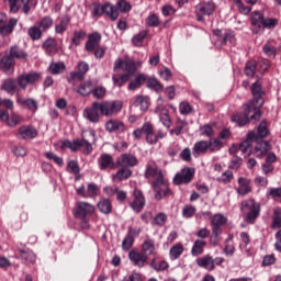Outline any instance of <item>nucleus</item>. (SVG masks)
<instances>
[{
    "label": "nucleus",
    "instance_id": "nucleus-9",
    "mask_svg": "<svg viewBox=\"0 0 281 281\" xmlns=\"http://www.w3.org/2000/svg\"><path fill=\"white\" fill-rule=\"evenodd\" d=\"M95 212V206L89 202H77L75 206V218L87 221Z\"/></svg>",
    "mask_w": 281,
    "mask_h": 281
},
{
    "label": "nucleus",
    "instance_id": "nucleus-19",
    "mask_svg": "<svg viewBox=\"0 0 281 281\" xmlns=\"http://www.w3.org/2000/svg\"><path fill=\"white\" fill-rule=\"evenodd\" d=\"M155 113L159 115V120L166 128H170L172 126V119H170V111L166 109V106L158 104L155 109Z\"/></svg>",
    "mask_w": 281,
    "mask_h": 281
},
{
    "label": "nucleus",
    "instance_id": "nucleus-32",
    "mask_svg": "<svg viewBox=\"0 0 281 281\" xmlns=\"http://www.w3.org/2000/svg\"><path fill=\"white\" fill-rule=\"evenodd\" d=\"M209 149V143L206 140H200L194 144L193 149H192V155L193 157L199 158L201 155H205Z\"/></svg>",
    "mask_w": 281,
    "mask_h": 281
},
{
    "label": "nucleus",
    "instance_id": "nucleus-21",
    "mask_svg": "<svg viewBox=\"0 0 281 281\" xmlns=\"http://www.w3.org/2000/svg\"><path fill=\"white\" fill-rule=\"evenodd\" d=\"M137 164V157L131 154H123L116 159V166L121 168H133Z\"/></svg>",
    "mask_w": 281,
    "mask_h": 281
},
{
    "label": "nucleus",
    "instance_id": "nucleus-26",
    "mask_svg": "<svg viewBox=\"0 0 281 281\" xmlns=\"http://www.w3.org/2000/svg\"><path fill=\"white\" fill-rule=\"evenodd\" d=\"M0 69L4 71L7 76L14 74V59L10 55H5L0 60Z\"/></svg>",
    "mask_w": 281,
    "mask_h": 281
},
{
    "label": "nucleus",
    "instance_id": "nucleus-17",
    "mask_svg": "<svg viewBox=\"0 0 281 281\" xmlns=\"http://www.w3.org/2000/svg\"><path fill=\"white\" fill-rule=\"evenodd\" d=\"M251 93L254 97L252 105L255 108L262 106L265 104V98H262V95H265V90H262V86L258 81L252 83Z\"/></svg>",
    "mask_w": 281,
    "mask_h": 281
},
{
    "label": "nucleus",
    "instance_id": "nucleus-8",
    "mask_svg": "<svg viewBox=\"0 0 281 281\" xmlns=\"http://www.w3.org/2000/svg\"><path fill=\"white\" fill-rule=\"evenodd\" d=\"M214 12H216V3L214 1L200 2L195 7L198 21H205V16H212Z\"/></svg>",
    "mask_w": 281,
    "mask_h": 281
},
{
    "label": "nucleus",
    "instance_id": "nucleus-30",
    "mask_svg": "<svg viewBox=\"0 0 281 281\" xmlns=\"http://www.w3.org/2000/svg\"><path fill=\"white\" fill-rule=\"evenodd\" d=\"M18 251L22 260H24L25 262H30L31 265H34V262H36V254H34L32 249L19 246Z\"/></svg>",
    "mask_w": 281,
    "mask_h": 281
},
{
    "label": "nucleus",
    "instance_id": "nucleus-7",
    "mask_svg": "<svg viewBox=\"0 0 281 281\" xmlns=\"http://www.w3.org/2000/svg\"><path fill=\"white\" fill-rule=\"evenodd\" d=\"M240 210L241 212H247V210L250 211L247 213L246 221L248 223H254V221H256L260 215V203H256V200L250 199L241 202Z\"/></svg>",
    "mask_w": 281,
    "mask_h": 281
},
{
    "label": "nucleus",
    "instance_id": "nucleus-13",
    "mask_svg": "<svg viewBox=\"0 0 281 281\" xmlns=\"http://www.w3.org/2000/svg\"><path fill=\"white\" fill-rule=\"evenodd\" d=\"M101 115L102 114L100 113V105L98 101L93 102L91 106L83 110L85 120H88V122H91V124H98Z\"/></svg>",
    "mask_w": 281,
    "mask_h": 281
},
{
    "label": "nucleus",
    "instance_id": "nucleus-12",
    "mask_svg": "<svg viewBox=\"0 0 281 281\" xmlns=\"http://www.w3.org/2000/svg\"><path fill=\"white\" fill-rule=\"evenodd\" d=\"M92 14L93 16H102V14H108V16H111L112 21H116L119 16L117 10H115V7H113L111 3H105L104 5H94Z\"/></svg>",
    "mask_w": 281,
    "mask_h": 281
},
{
    "label": "nucleus",
    "instance_id": "nucleus-35",
    "mask_svg": "<svg viewBox=\"0 0 281 281\" xmlns=\"http://www.w3.org/2000/svg\"><path fill=\"white\" fill-rule=\"evenodd\" d=\"M97 207L101 214H111L113 212V205H111V200L102 199L98 202Z\"/></svg>",
    "mask_w": 281,
    "mask_h": 281
},
{
    "label": "nucleus",
    "instance_id": "nucleus-3",
    "mask_svg": "<svg viewBox=\"0 0 281 281\" xmlns=\"http://www.w3.org/2000/svg\"><path fill=\"white\" fill-rule=\"evenodd\" d=\"M92 142H95V134L93 132H88L82 135V139L77 140H64L61 148H70L72 153H76L78 148H83V154L91 155L93 150Z\"/></svg>",
    "mask_w": 281,
    "mask_h": 281
},
{
    "label": "nucleus",
    "instance_id": "nucleus-62",
    "mask_svg": "<svg viewBox=\"0 0 281 281\" xmlns=\"http://www.w3.org/2000/svg\"><path fill=\"white\" fill-rule=\"evenodd\" d=\"M134 104L139 106L140 111H148V101L144 97H136Z\"/></svg>",
    "mask_w": 281,
    "mask_h": 281
},
{
    "label": "nucleus",
    "instance_id": "nucleus-61",
    "mask_svg": "<svg viewBox=\"0 0 281 281\" xmlns=\"http://www.w3.org/2000/svg\"><path fill=\"white\" fill-rule=\"evenodd\" d=\"M233 180L234 172H232L231 170L223 172L222 176L217 178V181H220V183H232Z\"/></svg>",
    "mask_w": 281,
    "mask_h": 281
},
{
    "label": "nucleus",
    "instance_id": "nucleus-43",
    "mask_svg": "<svg viewBox=\"0 0 281 281\" xmlns=\"http://www.w3.org/2000/svg\"><path fill=\"white\" fill-rule=\"evenodd\" d=\"M142 249L145 256H156L157 254L155 251V241H153L151 239H146L142 245Z\"/></svg>",
    "mask_w": 281,
    "mask_h": 281
},
{
    "label": "nucleus",
    "instance_id": "nucleus-28",
    "mask_svg": "<svg viewBox=\"0 0 281 281\" xmlns=\"http://www.w3.org/2000/svg\"><path fill=\"white\" fill-rule=\"evenodd\" d=\"M255 153L259 159H262V157L271 150V144L267 140L259 139L258 142H255Z\"/></svg>",
    "mask_w": 281,
    "mask_h": 281
},
{
    "label": "nucleus",
    "instance_id": "nucleus-60",
    "mask_svg": "<svg viewBox=\"0 0 281 281\" xmlns=\"http://www.w3.org/2000/svg\"><path fill=\"white\" fill-rule=\"evenodd\" d=\"M24 14H30V10L36 7V0H20Z\"/></svg>",
    "mask_w": 281,
    "mask_h": 281
},
{
    "label": "nucleus",
    "instance_id": "nucleus-25",
    "mask_svg": "<svg viewBox=\"0 0 281 281\" xmlns=\"http://www.w3.org/2000/svg\"><path fill=\"white\" fill-rule=\"evenodd\" d=\"M105 131H108V133H124L126 125H124L122 121L112 119L105 122Z\"/></svg>",
    "mask_w": 281,
    "mask_h": 281
},
{
    "label": "nucleus",
    "instance_id": "nucleus-18",
    "mask_svg": "<svg viewBox=\"0 0 281 281\" xmlns=\"http://www.w3.org/2000/svg\"><path fill=\"white\" fill-rule=\"evenodd\" d=\"M145 179H164V172L159 170L155 160H149L145 169Z\"/></svg>",
    "mask_w": 281,
    "mask_h": 281
},
{
    "label": "nucleus",
    "instance_id": "nucleus-31",
    "mask_svg": "<svg viewBox=\"0 0 281 281\" xmlns=\"http://www.w3.org/2000/svg\"><path fill=\"white\" fill-rule=\"evenodd\" d=\"M36 135H38L36 128L30 125H24L19 130V136L21 137V139H34Z\"/></svg>",
    "mask_w": 281,
    "mask_h": 281
},
{
    "label": "nucleus",
    "instance_id": "nucleus-33",
    "mask_svg": "<svg viewBox=\"0 0 281 281\" xmlns=\"http://www.w3.org/2000/svg\"><path fill=\"white\" fill-rule=\"evenodd\" d=\"M87 71H89V64H87L86 61H80L77 65V71L71 72L70 77L72 79L77 78V80H82L85 78V74H87Z\"/></svg>",
    "mask_w": 281,
    "mask_h": 281
},
{
    "label": "nucleus",
    "instance_id": "nucleus-55",
    "mask_svg": "<svg viewBox=\"0 0 281 281\" xmlns=\"http://www.w3.org/2000/svg\"><path fill=\"white\" fill-rule=\"evenodd\" d=\"M132 8L133 7L131 3H128L126 0H119L114 7V10H116L117 14H120V12H131Z\"/></svg>",
    "mask_w": 281,
    "mask_h": 281
},
{
    "label": "nucleus",
    "instance_id": "nucleus-23",
    "mask_svg": "<svg viewBox=\"0 0 281 281\" xmlns=\"http://www.w3.org/2000/svg\"><path fill=\"white\" fill-rule=\"evenodd\" d=\"M134 212H142L144 210V205H146V199L144 194L139 190H134V201L130 204Z\"/></svg>",
    "mask_w": 281,
    "mask_h": 281
},
{
    "label": "nucleus",
    "instance_id": "nucleus-45",
    "mask_svg": "<svg viewBox=\"0 0 281 281\" xmlns=\"http://www.w3.org/2000/svg\"><path fill=\"white\" fill-rule=\"evenodd\" d=\"M147 88L156 91V93H161V91H164V85L155 77L148 78Z\"/></svg>",
    "mask_w": 281,
    "mask_h": 281
},
{
    "label": "nucleus",
    "instance_id": "nucleus-59",
    "mask_svg": "<svg viewBox=\"0 0 281 281\" xmlns=\"http://www.w3.org/2000/svg\"><path fill=\"white\" fill-rule=\"evenodd\" d=\"M146 36H148V32L140 31L138 34L133 36L132 38L133 45H135L136 47H139L142 43H144V38H146Z\"/></svg>",
    "mask_w": 281,
    "mask_h": 281
},
{
    "label": "nucleus",
    "instance_id": "nucleus-49",
    "mask_svg": "<svg viewBox=\"0 0 281 281\" xmlns=\"http://www.w3.org/2000/svg\"><path fill=\"white\" fill-rule=\"evenodd\" d=\"M257 68H258V64L256 63V60L247 61L244 70L245 76H247V78H254V76H256Z\"/></svg>",
    "mask_w": 281,
    "mask_h": 281
},
{
    "label": "nucleus",
    "instance_id": "nucleus-56",
    "mask_svg": "<svg viewBox=\"0 0 281 281\" xmlns=\"http://www.w3.org/2000/svg\"><path fill=\"white\" fill-rule=\"evenodd\" d=\"M93 91V86L91 85V81H86L81 86H79L77 93H80V95H89Z\"/></svg>",
    "mask_w": 281,
    "mask_h": 281
},
{
    "label": "nucleus",
    "instance_id": "nucleus-63",
    "mask_svg": "<svg viewBox=\"0 0 281 281\" xmlns=\"http://www.w3.org/2000/svg\"><path fill=\"white\" fill-rule=\"evenodd\" d=\"M281 227V214L280 210H274L273 222L271 225L272 229H280Z\"/></svg>",
    "mask_w": 281,
    "mask_h": 281
},
{
    "label": "nucleus",
    "instance_id": "nucleus-27",
    "mask_svg": "<svg viewBox=\"0 0 281 281\" xmlns=\"http://www.w3.org/2000/svg\"><path fill=\"white\" fill-rule=\"evenodd\" d=\"M16 104L23 106L24 109H27L32 113H36V111H38V102H36V100L34 99H24L21 95H18Z\"/></svg>",
    "mask_w": 281,
    "mask_h": 281
},
{
    "label": "nucleus",
    "instance_id": "nucleus-37",
    "mask_svg": "<svg viewBox=\"0 0 281 281\" xmlns=\"http://www.w3.org/2000/svg\"><path fill=\"white\" fill-rule=\"evenodd\" d=\"M262 23H265V15L260 11H254L251 13V25L262 30V26L265 25Z\"/></svg>",
    "mask_w": 281,
    "mask_h": 281
},
{
    "label": "nucleus",
    "instance_id": "nucleus-51",
    "mask_svg": "<svg viewBox=\"0 0 281 281\" xmlns=\"http://www.w3.org/2000/svg\"><path fill=\"white\" fill-rule=\"evenodd\" d=\"M16 80H14L13 78H9L3 81L2 89L3 91H7V93H14V91H16Z\"/></svg>",
    "mask_w": 281,
    "mask_h": 281
},
{
    "label": "nucleus",
    "instance_id": "nucleus-1",
    "mask_svg": "<svg viewBox=\"0 0 281 281\" xmlns=\"http://www.w3.org/2000/svg\"><path fill=\"white\" fill-rule=\"evenodd\" d=\"M133 135L136 139H142V135H145V140L149 146H155L159 139H166L168 133L164 130H158L155 133V125L150 122H145L140 128H136L133 132Z\"/></svg>",
    "mask_w": 281,
    "mask_h": 281
},
{
    "label": "nucleus",
    "instance_id": "nucleus-50",
    "mask_svg": "<svg viewBox=\"0 0 281 281\" xmlns=\"http://www.w3.org/2000/svg\"><path fill=\"white\" fill-rule=\"evenodd\" d=\"M131 177H133V170L123 167L113 176V179H117V181H124V179H131Z\"/></svg>",
    "mask_w": 281,
    "mask_h": 281
},
{
    "label": "nucleus",
    "instance_id": "nucleus-48",
    "mask_svg": "<svg viewBox=\"0 0 281 281\" xmlns=\"http://www.w3.org/2000/svg\"><path fill=\"white\" fill-rule=\"evenodd\" d=\"M232 122L237 126H247L249 124V117L245 116L243 112H238L232 116Z\"/></svg>",
    "mask_w": 281,
    "mask_h": 281
},
{
    "label": "nucleus",
    "instance_id": "nucleus-34",
    "mask_svg": "<svg viewBox=\"0 0 281 281\" xmlns=\"http://www.w3.org/2000/svg\"><path fill=\"white\" fill-rule=\"evenodd\" d=\"M183 251H186V247H183V244L178 243L173 245L169 250L170 260H179Z\"/></svg>",
    "mask_w": 281,
    "mask_h": 281
},
{
    "label": "nucleus",
    "instance_id": "nucleus-4",
    "mask_svg": "<svg viewBox=\"0 0 281 281\" xmlns=\"http://www.w3.org/2000/svg\"><path fill=\"white\" fill-rule=\"evenodd\" d=\"M122 106H124V103L120 100L99 102L100 114L105 117L117 115L122 111Z\"/></svg>",
    "mask_w": 281,
    "mask_h": 281
},
{
    "label": "nucleus",
    "instance_id": "nucleus-41",
    "mask_svg": "<svg viewBox=\"0 0 281 281\" xmlns=\"http://www.w3.org/2000/svg\"><path fill=\"white\" fill-rule=\"evenodd\" d=\"M27 35L30 36L31 41H41L43 38V31L38 25L35 24L29 27Z\"/></svg>",
    "mask_w": 281,
    "mask_h": 281
},
{
    "label": "nucleus",
    "instance_id": "nucleus-47",
    "mask_svg": "<svg viewBox=\"0 0 281 281\" xmlns=\"http://www.w3.org/2000/svg\"><path fill=\"white\" fill-rule=\"evenodd\" d=\"M144 82H146V75H139L130 82L127 89L128 91H135L136 89H139Z\"/></svg>",
    "mask_w": 281,
    "mask_h": 281
},
{
    "label": "nucleus",
    "instance_id": "nucleus-38",
    "mask_svg": "<svg viewBox=\"0 0 281 281\" xmlns=\"http://www.w3.org/2000/svg\"><path fill=\"white\" fill-rule=\"evenodd\" d=\"M207 243L203 239H196L191 248V256H201Z\"/></svg>",
    "mask_w": 281,
    "mask_h": 281
},
{
    "label": "nucleus",
    "instance_id": "nucleus-11",
    "mask_svg": "<svg viewBox=\"0 0 281 281\" xmlns=\"http://www.w3.org/2000/svg\"><path fill=\"white\" fill-rule=\"evenodd\" d=\"M192 179H194V168L186 167L175 176L173 183L175 186H188Z\"/></svg>",
    "mask_w": 281,
    "mask_h": 281
},
{
    "label": "nucleus",
    "instance_id": "nucleus-58",
    "mask_svg": "<svg viewBox=\"0 0 281 281\" xmlns=\"http://www.w3.org/2000/svg\"><path fill=\"white\" fill-rule=\"evenodd\" d=\"M227 223V217H225L223 214L217 213L212 218V225L213 227H223Z\"/></svg>",
    "mask_w": 281,
    "mask_h": 281
},
{
    "label": "nucleus",
    "instance_id": "nucleus-64",
    "mask_svg": "<svg viewBox=\"0 0 281 281\" xmlns=\"http://www.w3.org/2000/svg\"><path fill=\"white\" fill-rule=\"evenodd\" d=\"M262 49L268 58H276L277 50L273 46H271L270 44H265Z\"/></svg>",
    "mask_w": 281,
    "mask_h": 281
},
{
    "label": "nucleus",
    "instance_id": "nucleus-46",
    "mask_svg": "<svg viewBox=\"0 0 281 281\" xmlns=\"http://www.w3.org/2000/svg\"><path fill=\"white\" fill-rule=\"evenodd\" d=\"M67 69V66L63 63H50L48 70L53 76H58V74H63Z\"/></svg>",
    "mask_w": 281,
    "mask_h": 281
},
{
    "label": "nucleus",
    "instance_id": "nucleus-16",
    "mask_svg": "<svg viewBox=\"0 0 281 281\" xmlns=\"http://www.w3.org/2000/svg\"><path fill=\"white\" fill-rule=\"evenodd\" d=\"M77 194L79 196H82L83 199H94V196H98L100 194V187L98 184L90 182L88 183L87 188L85 186H81L76 190Z\"/></svg>",
    "mask_w": 281,
    "mask_h": 281
},
{
    "label": "nucleus",
    "instance_id": "nucleus-24",
    "mask_svg": "<svg viewBox=\"0 0 281 281\" xmlns=\"http://www.w3.org/2000/svg\"><path fill=\"white\" fill-rule=\"evenodd\" d=\"M98 166L100 170H111L115 168V160H113V156L110 154H102L98 158Z\"/></svg>",
    "mask_w": 281,
    "mask_h": 281
},
{
    "label": "nucleus",
    "instance_id": "nucleus-29",
    "mask_svg": "<svg viewBox=\"0 0 281 281\" xmlns=\"http://www.w3.org/2000/svg\"><path fill=\"white\" fill-rule=\"evenodd\" d=\"M42 49L48 55L54 56L58 52V43L55 37H48L43 44Z\"/></svg>",
    "mask_w": 281,
    "mask_h": 281
},
{
    "label": "nucleus",
    "instance_id": "nucleus-15",
    "mask_svg": "<svg viewBox=\"0 0 281 281\" xmlns=\"http://www.w3.org/2000/svg\"><path fill=\"white\" fill-rule=\"evenodd\" d=\"M117 69H122L125 74L130 75V78L135 76V71H137V66L133 60H124V59H116L114 63V71Z\"/></svg>",
    "mask_w": 281,
    "mask_h": 281
},
{
    "label": "nucleus",
    "instance_id": "nucleus-36",
    "mask_svg": "<svg viewBox=\"0 0 281 281\" xmlns=\"http://www.w3.org/2000/svg\"><path fill=\"white\" fill-rule=\"evenodd\" d=\"M16 23H19V20L12 18L7 25L0 26V36H9L11 32H14Z\"/></svg>",
    "mask_w": 281,
    "mask_h": 281
},
{
    "label": "nucleus",
    "instance_id": "nucleus-2",
    "mask_svg": "<svg viewBox=\"0 0 281 281\" xmlns=\"http://www.w3.org/2000/svg\"><path fill=\"white\" fill-rule=\"evenodd\" d=\"M267 135H269V128H267V122L262 121L258 126L257 133L250 132L247 139H245L239 145L240 153H243V155H246V157H249V155H251V145L254 144V142H260V139L267 137Z\"/></svg>",
    "mask_w": 281,
    "mask_h": 281
},
{
    "label": "nucleus",
    "instance_id": "nucleus-10",
    "mask_svg": "<svg viewBox=\"0 0 281 281\" xmlns=\"http://www.w3.org/2000/svg\"><path fill=\"white\" fill-rule=\"evenodd\" d=\"M38 80H41V74L31 71V72H24L20 75L16 79V82H18V87H20V89H23V91H25L29 85H36Z\"/></svg>",
    "mask_w": 281,
    "mask_h": 281
},
{
    "label": "nucleus",
    "instance_id": "nucleus-6",
    "mask_svg": "<svg viewBox=\"0 0 281 281\" xmlns=\"http://www.w3.org/2000/svg\"><path fill=\"white\" fill-rule=\"evenodd\" d=\"M225 262V258L223 257H212V255H204L196 259V265L201 269H205V271H214L216 269V265L221 266Z\"/></svg>",
    "mask_w": 281,
    "mask_h": 281
},
{
    "label": "nucleus",
    "instance_id": "nucleus-40",
    "mask_svg": "<svg viewBox=\"0 0 281 281\" xmlns=\"http://www.w3.org/2000/svg\"><path fill=\"white\" fill-rule=\"evenodd\" d=\"M9 56L13 60H14V58H16V59L27 58V53H25V50H23V48H21L20 46L14 45V46H11Z\"/></svg>",
    "mask_w": 281,
    "mask_h": 281
},
{
    "label": "nucleus",
    "instance_id": "nucleus-42",
    "mask_svg": "<svg viewBox=\"0 0 281 281\" xmlns=\"http://www.w3.org/2000/svg\"><path fill=\"white\" fill-rule=\"evenodd\" d=\"M149 267L154 269V271H166L170 265L166 260H161L159 263H157V257H154L149 263Z\"/></svg>",
    "mask_w": 281,
    "mask_h": 281
},
{
    "label": "nucleus",
    "instance_id": "nucleus-53",
    "mask_svg": "<svg viewBox=\"0 0 281 281\" xmlns=\"http://www.w3.org/2000/svg\"><path fill=\"white\" fill-rule=\"evenodd\" d=\"M85 38H87V32H85L82 30H78V31L74 32L71 43H72V45H76V47H78V45H80V43H82V41H85Z\"/></svg>",
    "mask_w": 281,
    "mask_h": 281
},
{
    "label": "nucleus",
    "instance_id": "nucleus-22",
    "mask_svg": "<svg viewBox=\"0 0 281 281\" xmlns=\"http://www.w3.org/2000/svg\"><path fill=\"white\" fill-rule=\"evenodd\" d=\"M100 41H102V34L98 32L90 34L85 45L86 52H95V48L100 46Z\"/></svg>",
    "mask_w": 281,
    "mask_h": 281
},
{
    "label": "nucleus",
    "instance_id": "nucleus-39",
    "mask_svg": "<svg viewBox=\"0 0 281 281\" xmlns=\"http://www.w3.org/2000/svg\"><path fill=\"white\" fill-rule=\"evenodd\" d=\"M35 24L41 31L47 32V30H52V26L54 25V19H52V16H44Z\"/></svg>",
    "mask_w": 281,
    "mask_h": 281
},
{
    "label": "nucleus",
    "instance_id": "nucleus-44",
    "mask_svg": "<svg viewBox=\"0 0 281 281\" xmlns=\"http://www.w3.org/2000/svg\"><path fill=\"white\" fill-rule=\"evenodd\" d=\"M131 80V75L128 74H123L121 76H116L113 75L112 76V82L114 85V87H124V85H126V82H128Z\"/></svg>",
    "mask_w": 281,
    "mask_h": 281
},
{
    "label": "nucleus",
    "instance_id": "nucleus-5",
    "mask_svg": "<svg viewBox=\"0 0 281 281\" xmlns=\"http://www.w3.org/2000/svg\"><path fill=\"white\" fill-rule=\"evenodd\" d=\"M151 188L156 193V201H161V199H168V196H172V191L170 190V187H168V181H166L164 178H157L154 180Z\"/></svg>",
    "mask_w": 281,
    "mask_h": 281
},
{
    "label": "nucleus",
    "instance_id": "nucleus-54",
    "mask_svg": "<svg viewBox=\"0 0 281 281\" xmlns=\"http://www.w3.org/2000/svg\"><path fill=\"white\" fill-rule=\"evenodd\" d=\"M161 21L159 20V15L155 13H150L145 20V24L147 27H159Z\"/></svg>",
    "mask_w": 281,
    "mask_h": 281
},
{
    "label": "nucleus",
    "instance_id": "nucleus-20",
    "mask_svg": "<svg viewBox=\"0 0 281 281\" xmlns=\"http://www.w3.org/2000/svg\"><path fill=\"white\" fill-rule=\"evenodd\" d=\"M237 182L238 187L236 188V192L239 194V196H247V194H250L252 188L251 180H249V178L240 177L238 178Z\"/></svg>",
    "mask_w": 281,
    "mask_h": 281
},
{
    "label": "nucleus",
    "instance_id": "nucleus-14",
    "mask_svg": "<svg viewBox=\"0 0 281 281\" xmlns=\"http://www.w3.org/2000/svg\"><path fill=\"white\" fill-rule=\"evenodd\" d=\"M128 260L134 267L144 269L148 265V256L142 251L131 250L128 252Z\"/></svg>",
    "mask_w": 281,
    "mask_h": 281
},
{
    "label": "nucleus",
    "instance_id": "nucleus-57",
    "mask_svg": "<svg viewBox=\"0 0 281 281\" xmlns=\"http://www.w3.org/2000/svg\"><path fill=\"white\" fill-rule=\"evenodd\" d=\"M207 144L210 153H218L223 148V143L217 138H210Z\"/></svg>",
    "mask_w": 281,
    "mask_h": 281
},
{
    "label": "nucleus",
    "instance_id": "nucleus-52",
    "mask_svg": "<svg viewBox=\"0 0 281 281\" xmlns=\"http://www.w3.org/2000/svg\"><path fill=\"white\" fill-rule=\"evenodd\" d=\"M188 128V122L178 119L177 123H176V127L170 130V135H181V133H183V130Z\"/></svg>",
    "mask_w": 281,
    "mask_h": 281
}]
</instances>
